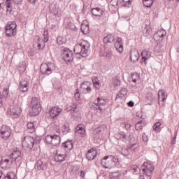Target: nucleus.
Masks as SVG:
<instances>
[{
  "label": "nucleus",
  "instance_id": "32",
  "mask_svg": "<svg viewBox=\"0 0 179 179\" xmlns=\"http://www.w3.org/2000/svg\"><path fill=\"white\" fill-rule=\"evenodd\" d=\"M6 34L8 37H13V36H16V29H6Z\"/></svg>",
  "mask_w": 179,
  "mask_h": 179
},
{
  "label": "nucleus",
  "instance_id": "58",
  "mask_svg": "<svg viewBox=\"0 0 179 179\" xmlns=\"http://www.w3.org/2000/svg\"><path fill=\"white\" fill-rule=\"evenodd\" d=\"M14 3H15V5H19V3H21L22 0H13Z\"/></svg>",
  "mask_w": 179,
  "mask_h": 179
},
{
  "label": "nucleus",
  "instance_id": "54",
  "mask_svg": "<svg viewBox=\"0 0 179 179\" xmlns=\"http://www.w3.org/2000/svg\"><path fill=\"white\" fill-rule=\"evenodd\" d=\"M143 142H148V141H149V138L145 133L143 134Z\"/></svg>",
  "mask_w": 179,
  "mask_h": 179
},
{
  "label": "nucleus",
  "instance_id": "4",
  "mask_svg": "<svg viewBox=\"0 0 179 179\" xmlns=\"http://www.w3.org/2000/svg\"><path fill=\"white\" fill-rule=\"evenodd\" d=\"M155 170V166L151 163L144 162L143 166H142V171L143 177H147L148 179L152 178V173Z\"/></svg>",
  "mask_w": 179,
  "mask_h": 179
},
{
  "label": "nucleus",
  "instance_id": "45",
  "mask_svg": "<svg viewBox=\"0 0 179 179\" xmlns=\"http://www.w3.org/2000/svg\"><path fill=\"white\" fill-rule=\"evenodd\" d=\"M62 131L64 134H68L69 132V125L68 124H64L62 128Z\"/></svg>",
  "mask_w": 179,
  "mask_h": 179
},
{
  "label": "nucleus",
  "instance_id": "20",
  "mask_svg": "<svg viewBox=\"0 0 179 179\" xmlns=\"http://www.w3.org/2000/svg\"><path fill=\"white\" fill-rule=\"evenodd\" d=\"M92 13L94 16L100 17L101 16H103V13H104V11H103V10L100 8H96L92 9Z\"/></svg>",
  "mask_w": 179,
  "mask_h": 179
},
{
  "label": "nucleus",
  "instance_id": "11",
  "mask_svg": "<svg viewBox=\"0 0 179 179\" xmlns=\"http://www.w3.org/2000/svg\"><path fill=\"white\" fill-rule=\"evenodd\" d=\"M37 170H47V159L45 158H42L36 162L35 165Z\"/></svg>",
  "mask_w": 179,
  "mask_h": 179
},
{
  "label": "nucleus",
  "instance_id": "53",
  "mask_svg": "<svg viewBox=\"0 0 179 179\" xmlns=\"http://www.w3.org/2000/svg\"><path fill=\"white\" fill-rule=\"evenodd\" d=\"M122 155H123V156H128L129 155V150L127 148L125 150L122 151Z\"/></svg>",
  "mask_w": 179,
  "mask_h": 179
},
{
  "label": "nucleus",
  "instance_id": "24",
  "mask_svg": "<svg viewBox=\"0 0 179 179\" xmlns=\"http://www.w3.org/2000/svg\"><path fill=\"white\" fill-rule=\"evenodd\" d=\"M141 118V120H139L135 126V128L136 131H139V129H143V125H145V119L142 117V115L140 117Z\"/></svg>",
  "mask_w": 179,
  "mask_h": 179
},
{
  "label": "nucleus",
  "instance_id": "56",
  "mask_svg": "<svg viewBox=\"0 0 179 179\" xmlns=\"http://www.w3.org/2000/svg\"><path fill=\"white\" fill-rule=\"evenodd\" d=\"M134 103L132 101H130L127 103V106H129V107H134Z\"/></svg>",
  "mask_w": 179,
  "mask_h": 179
},
{
  "label": "nucleus",
  "instance_id": "40",
  "mask_svg": "<svg viewBox=\"0 0 179 179\" xmlns=\"http://www.w3.org/2000/svg\"><path fill=\"white\" fill-rule=\"evenodd\" d=\"M66 29L69 30H76V26H75V24L70 22L67 23Z\"/></svg>",
  "mask_w": 179,
  "mask_h": 179
},
{
  "label": "nucleus",
  "instance_id": "42",
  "mask_svg": "<svg viewBox=\"0 0 179 179\" xmlns=\"http://www.w3.org/2000/svg\"><path fill=\"white\" fill-rule=\"evenodd\" d=\"M162 125L161 122H157L155 123L153 127H152V129L154 131H156L157 132H160V127Z\"/></svg>",
  "mask_w": 179,
  "mask_h": 179
},
{
  "label": "nucleus",
  "instance_id": "37",
  "mask_svg": "<svg viewBox=\"0 0 179 179\" xmlns=\"http://www.w3.org/2000/svg\"><path fill=\"white\" fill-rule=\"evenodd\" d=\"M57 43L59 45H62V44H65V43H66V39L62 36H58L57 38Z\"/></svg>",
  "mask_w": 179,
  "mask_h": 179
},
{
  "label": "nucleus",
  "instance_id": "21",
  "mask_svg": "<svg viewBox=\"0 0 179 179\" xmlns=\"http://www.w3.org/2000/svg\"><path fill=\"white\" fill-rule=\"evenodd\" d=\"M65 155L64 154H58V152L56 153V155L54 157L55 162H57V163H62L64 160H65Z\"/></svg>",
  "mask_w": 179,
  "mask_h": 179
},
{
  "label": "nucleus",
  "instance_id": "15",
  "mask_svg": "<svg viewBox=\"0 0 179 179\" xmlns=\"http://www.w3.org/2000/svg\"><path fill=\"white\" fill-rule=\"evenodd\" d=\"M29 82L26 80H22L20 82V90L22 93H26L29 90Z\"/></svg>",
  "mask_w": 179,
  "mask_h": 179
},
{
  "label": "nucleus",
  "instance_id": "39",
  "mask_svg": "<svg viewBox=\"0 0 179 179\" xmlns=\"http://www.w3.org/2000/svg\"><path fill=\"white\" fill-rule=\"evenodd\" d=\"M153 1L155 0H143V5L146 8H150L153 5Z\"/></svg>",
  "mask_w": 179,
  "mask_h": 179
},
{
  "label": "nucleus",
  "instance_id": "43",
  "mask_svg": "<svg viewBox=\"0 0 179 179\" xmlns=\"http://www.w3.org/2000/svg\"><path fill=\"white\" fill-rule=\"evenodd\" d=\"M92 82L94 83L95 89H97V90H99V89H100V83L99 82V78H96L94 80H92Z\"/></svg>",
  "mask_w": 179,
  "mask_h": 179
},
{
  "label": "nucleus",
  "instance_id": "5",
  "mask_svg": "<svg viewBox=\"0 0 179 179\" xmlns=\"http://www.w3.org/2000/svg\"><path fill=\"white\" fill-rule=\"evenodd\" d=\"M107 104V99H104L101 97H98L96 99V102L92 103L91 104V108L92 110H99V113L103 111V107Z\"/></svg>",
  "mask_w": 179,
  "mask_h": 179
},
{
  "label": "nucleus",
  "instance_id": "31",
  "mask_svg": "<svg viewBox=\"0 0 179 179\" xmlns=\"http://www.w3.org/2000/svg\"><path fill=\"white\" fill-rule=\"evenodd\" d=\"M141 55H142L143 59H144V62H145L146 61V59H148V58L150 57V52H148V50H144L142 51Z\"/></svg>",
  "mask_w": 179,
  "mask_h": 179
},
{
  "label": "nucleus",
  "instance_id": "19",
  "mask_svg": "<svg viewBox=\"0 0 179 179\" xmlns=\"http://www.w3.org/2000/svg\"><path fill=\"white\" fill-rule=\"evenodd\" d=\"M75 132H76V134H78L79 135H81L83 138H85L86 136V130H85V129L80 124H79L76 128Z\"/></svg>",
  "mask_w": 179,
  "mask_h": 179
},
{
  "label": "nucleus",
  "instance_id": "18",
  "mask_svg": "<svg viewBox=\"0 0 179 179\" xmlns=\"http://www.w3.org/2000/svg\"><path fill=\"white\" fill-rule=\"evenodd\" d=\"M61 143V136L54 134L52 136V146H58Z\"/></svg>",
  "mask_w": 179,
  "mask_h": 179
},
{
  "label": "nucleus",
  "instance_id": "57",
  "mask_svg": "<svg viewBox=\"0 0 179 179\" xmlns=\"http://www.w3.org/2000/svg\"><path fill=\"white\" fill-rule=\"evenodd\" d=\"M5 173H3V171H0V179H3Z\"/></svg>",
  "mask_w": 179,
  "mask_h": 179
},
{
  "label": "nucleus",
  "instance_id": "62",
  "mask_svg": "<svg viewBox=\"0 0 179 179\" xmlns=\"http://www.w3.org/2000/svg\"><path fill=\"white\" fill-rule=\"evenodd\" d=\"M80 177H82L83 178L85 177V172H83V171H80Z\"/></svg>",
  "mask_w": 179,
  "mask_h": 179
},
{
  "label": "nucleus",
  "instance_id": "1",
  "mask_svg": "<svg viewBox=\"0 0 179 179\" xmlns=\"http://www.w3.org/2000/svg\"><path fill=\"white\" fill-rule=\"evenodd\" d=\"M101 164L105 169H114V167L120 169V167H121L120 165V161L118 160V157L113 155L105 156L101 160Z\"/></svg>",
  "mask_w": 179,
  "mask_h": 179
},
{
  "label": "nucleus",
  "instance_id": "51",
  "mask_svg": "<svg viewBox=\"0 0 179 179\" xmlns=\"http://www.w3.org/2000/svg\"><path fill=\"white\" fill-rule=\"evenodd\" d=\"M116 138L122 139V141H124L125 140V135L124 134H117V135H116Z\"/></svg>",
  "mask_w": 179,
  "mask_h": 179
},
{
  "label": "nucleus",
  "instance_id": "17",
  "mask_svg": "<svg viewBox=\"0 0 179 179\" xmlns=\"http://www.w3.org/2000/svg\"><path fill=\"white\" fill-rule=\"evenodd\" d=\"M62 148L66 152H71L73 149V143L72 141H66L62 143Z\"/></svg>",
  "mask_w": 179,
  "mask_h": 179
},
{
  "label": "nucleus",
  "instance_id": "59",
  "mask_svg": "<svg viewBox=\"0 0 179 179\" xmlns=\"http://www.w3.org/2000/svg\"><path fill=\"white\" fill-rule=\"evenodd\" d=\"M176 138H177V134H176L175 137H174L173 140L172 141V143L173 145H176Z\"/></svg>",
  "mask_w": 179,
  "mask_h": 179
},
{
  "label": "nucleus",
  "instance_id": "2",
  "mask_svg": "<svg viewBox=\"0 0 179 179\" xmlns=\"http://www.w3.org/2000/svg\"><path fill=\"white\" fill-rule=\"evenodd\" d=\"M90 48V44L86 41H83L81 43L76 44L74 46V52L75 54H78L84 58L87 57V52L89 48Z\"/></svg>",
  "mask_w": 179,
  "mask_h": 179
},
{
  "label": "nucleus",
  "instance_id": "28",
  "mask_svg": "<svg viewBox=\"0 0 179 179\" xmlns=\"http://www.w3.org/2000/svg\"><path fill=\"white\" fill-rule=\"evenodd\" d=\"M131 77L134 83H136V82H140L141 80V76L138 73H132Z\"/></svg>",
  "mask_w": 179,
  "mask_h": 179
},
{
  "label": "nucleus",
  "instance_id": "46",
  "mask_svg": "<svg viewBox=\"0 0 179 179\" xmlns=\"http://www.w3.org/2000/svg\"><path fill=\"white\" fill-rule=\"evenodd\" d=\"M45 141L50 145L52 143V135H48L45 138Z\"/></svg>",
  "mask_w": 179,
  "mask_h": 179
},
{
  "label": "nucleus",
  "instance_id": "33",
  "mask_svg": "<svg viewBox=\"0 0 179 179\" xmlns=\"http://www.w3.org/2000/svg\"><path fill=\"white\" fill-rule=\"evenodd\" d=\"M43 36V44H44V43H48V41L50 38V36H48V29H44Z\"/></svg>",
  "mask_w": 179,
  "mask_h": 179
},
{
  "label": "nucleus",
  "instance_id": "13",
  "mask_svg": "<svg viewBox=\"0 0 179 179\" xmlns=\"http://www.w3.org/2000/svg\"><path fill=\"white\" fill-rule=\"evenodd\" d=\"M115 47L117 51H118V52H120V54H122V52L124 51V46L122 45V38L120 37L117 38V41L115 43Z\"/></svg>",
  "mask_w": 179,
  "mask_h": 179
},
{
  "label": "nucleus",
  "instance_id": "8",
  "mask_svg": "<svg viewBox=\"0 0 179 179\" xmlns=\"http://www.w3.org/2000/svg\"><path fill=\"white\" fill-rule=\"evenodd\" d=\"M0 134L2 139H3L4 141H8L10 138L12 130L10 129V127H9V126L3 125L1 127Z\"/></svg>",
  "mask_w": 179,
  "mask_h": 179
},
{
  "label": "nucleus",
  "instance_id": "44",
  "mask_svg": "<svg viewBox=\"0 0 179 179\" xmlns=\"http://www.w3.org/2000/svg\"><path fill=\"white\" fill-rule=\"evenodd\" d=\"M103 57H106V58H108V59H111V58L113 57V52L111 50L106 51L103 54Z\"/></svg>",
  "mask_w": 179,
  "mask_h": 179
},
{
  "label": "nucleus",
  "instance_id": "47",
  "mask_svg": "<svg viewBox=\"0 0 179 179\" xmlns=\"http://www.w3.org/2000/svg\"><path fill=\"white\" fill-rule=\"evenodd\" d=\"M40 142H41V138L40 136L34 137V145H39Z\"/></svg>",
  "mask_w": 179,
  "mask_h": 179
},
{
  "label": "nucleus",
  "instance_id": "3",
  "mask_svg": "<svg viewBox=\"0 0 179 179\" xmlns=\"http://www.w3.org/2000/svg\"><path fill=\"white\" fill-rule=\"evenodd\" d=\"M30 114L31 117H36V115H38L41 112V104L38 102V98L32 97L30 103Z\"/></svg>",
  "mask_w": 179,
  "mask_h": 179
},
{
  "label": "nucleus",
  "instance_id": "55",
  "mask_svg": "<svg viewBox=\"0 0 179 179\" xmlns=\"http://www.w3.org/2000/svg\"><path fill=\"white\" fill-rule=\"evenodd\" d=\"M6 5L8 9H10V5H11L10 0H6Z\"/></svg>",
  "mask_w": 179,
  "mask_h": 179
},
{
  "label": "nucleus",
  "instance_id": "25",
  "mask_svg": "<svg viewBox=\"0 0 179 179\" xmlns=\"http://www.w3.org/2000/svg\"><path fill=\"white\" fill-rule=\"evenodd\" d=\"M36 44L38 50H44V48L45 47V43H44V41H41L40 36L38 37Z\"/></svg>",
  "mask_w": 179,
  "mask_h": 179
},
{
  "label": "nucleus",
  "instance_id": "50",
  "mask_svg": "<svg viewBox=\"0 0 179 179\" xmlns=\"http://www.w3.org/2000/svg\"><path fill=\"white\" fill-rule=\"evenodd\" d=\"M19 71L20 72H24V71H26V66H24V63H22V65H19Z\"/></svg>",
  "mask_w": 179,
  "mask_h": 179
},
{
  "label": "nucleus",
  "instance_id": "41",
  "mask_svg": "<svg viewBox=\"0 0 179 179\" xmlns=\"http://www.w3.org/2000/svg\"><path fill=\"white\" fill-rule=\"evenodd\" d=\"M138 148H139V144L134 143L131 145L129 146L127 148L129 150H131V152H135V150H136Z\"/></svg>",
  "mask_w": 179,
  "mask_h": 179
},
{
  "label": "nucleus",
  "instance_id": "12",
  "mask_svg": "<svg viewBox=\"0 0 179 179\" xmlns=\"http://www.w3.org/2000/svg\"><path fill=\"white\" fill-rule=\"evenodd\" d=\"M61 111H62V108H61L57 106L52 108L50 111V115L51 118H52L53 120H57V117L59 115Z\"/></svg>",
  "mask_w": 179,
  "mask_h": 179
},
{
  "label": "nucleus",
  "instance_id": "52",
  "mask_svg": "<svg viewBox=\"0 0 179 179\" xmlns=\"http://www.w3.org/2000/svg\"><path fill=\"white\" fill-rule=\"evenodd\" d=\"M8 94H9V89L4 88L3 91V95L4 96V97H6Z\"/></svg>",
  "mask_w": 179,
  "mask_h": 179
},
{
  "label": "nucleus",
  "instance_id": "23",
  "mask_svg": "<svg viewBox=\"0 0 179 179\" xmlns=\"http://www.w3.org/2000/svg\"><path fill=\"white\" fill-rule=\"evenodd\" d=\"M81 89L87 91V93H90L92 92V87H90V83L84 82L81 84Z\"/></svg>",
  "mask_w": 179,
  "mask_h": 179
},
{
  "label": "nucleus",
  "instance_id": "22",
  "mask_svg": "<svg viewBox=\"0 0 179 179\" xmlns=\"http://www.w3.org/2000/svg\"><path fill=\"white\" fill-rule=\"evenodd\" d=\"M130 59L133 62H136L139 59V52L138 51H133L130 53Z\"/></svg>",
  "mask_w": 179,
  "mask_h": 179
},
{
  "label": "nucleus",
  "instance_id": "27",
  "mask_svg": "<svg viewBox=\"0 0 179 179\" xmlns=\"http://www.w3.org/2000/svg\"><path fill=\"white\" fill-rule=\"evenodd\" d=\"M80 29L83 34H89V32L90 31L89 24H82Z\"/></svg>",
  "mask_w": 179,
  "mask_h": 179
},
{
  "label": "nucleus",
  "instance_id": "60",
  "mask_svg": "<svg viewBox=\"0 0 179 179\" xmlns=\"http://www.w3.org/2000/svg\"><path fill=\"white\" fill-rule=\"evenodd\" d=\"M176 45H177V50H178V52H179V38L176 41Z\"/></svg>",
  "mask_w": 179,
  "mask_h": 179
},
{
  "label": "nucleus",
  "instance_id": "64",
  "mask_svg": "<svg viewBox=\"0 0 179 179\" xmlns=\"http://www.w3.org/2000/svg\"><path fill=\"white\" fill-rule=\"evenodd\" d=\"M3 179H9L6 174L4 173V176H3Z\"/></svg>",
  "mask_w": 179,
  "mask_h": 179
},
{
  "label": "nucleus",
  "instance_id": "63",
  "mask_svg": "<svg viewBox=\"0 0 179 179\" xmlns=\"http://www.w3.org/2000/svg\"><path fill=\"white\" fill-rule=\"evenodd\" d=\"M163 31H160L159 33V36H160V37H164V34H161L162 32Z\"/></svg>",
  "mask_w": 179,
  "mask_h": 179
},
{
  "label": "nucleus",
  "instance_id": "48",
  "mask_svg": "<svg viewBox=\"0 0 179 179\" xmlns=\"http://www.w3.org/2000/svg\"><path fill=\"white\" fill-rule=\"evenodd\" d=\"M146 99L148 101H153V99H155V97L152 93H148L146 96Z\"/></svg>",
  "mask_w": 179,
  "mask_h": 179
},
{
  "label": "nucleus",
  "instance_id": "6",
  "mask_svg": "<svg viewBox=\"0 0 179 179\" xmlns=\"http://www.w3.org/2000/svg\"><path fill=\"white\" fill-rule=\"evenodd\" d=\"M10 163L15 162L17 166H20L22 160V152L20 150H14L13 153L10 155Z\"/></svg>",
  "mask_w": 179,
  "mask_h": 179
},
{
  "label": "nucleus",
  "instance_id": "10",
  "mask_svg": "<svg viewBox=\"0 0 179 179\" xmlns=\"http://www.w3.org/2000/svg\"><path fill=\"white\" fill-rule=\"evenodd\" d=\"M62 57L66 64H69V62L73 61V52L69 48H64L63 50Z\"/></svg>",
  "mask_w": 179,
  "mask_h": 179
},
{
  "label": "nucleus",
  "instance_id": "61",
  "mask_svg": "<svg viewBox=\"0 0 179 179\" xmlns=\"http://www.w3.org/2000/svg\"><path fill=\"white\" fill-rule=\"evenodd\" d=\"M12 174H13V173H8L6 176H7V178H8V179H12V177H11Z\"/></svg>",
  "mask_w": 179,
  "mask_h": 179
},
{
  "label": "nucleus",
  "instance_id": "35",
  "mask_svg": "<svg viewBox=\"0 0 179 179\" xmlns=\"http://www.w3.org/2000/svg\"><path fill=\"white\" fill-rule=\"evenodd\" d=\"M151 31H152V29L149 28V25H145L143 31V33L145 36V37H148L150 34Z\"/></svg>",
  "mask_w": 179,
  "mask_h": 179
},
{
  "label": "nucleus",
  "instance_id": "36",
  "mask_svg": "<svg viewBox=\"0 0 179 179\" xmlns=\"http://www.w3.org/2000/svg\"><path fill=\"white\" fill-rule=\"evenodd\" d=\"M161 96H162V98H161L162 101H164V100H166V93L164 92V90H160L158 92V100H160Z\"/></svg>",
  "mask_w": 179,
  "mask_h": 179
},
{
  "label": "nucleus",
  "instance_id": "49",
  "mask_svg": "<svg viewBox=\"0 0 179 179\" xmlns=\"http://www.w3.org/2000/svg\"><path fill=\"white\" fill-rule=\"evenodd\" d=\"M74 97L77 101L80 99V94L79 93V89L76 90V92L74 94Z\"/></svg>",
  "mask_w": 179,
  "mask_h": 179
},
{
  "label": "nucleus",
  "instance_id": "26",
  "mask_svg": "<svg viewBox=\"0 0 179 179\" xmlns=\"http://www.w3.org/2000/svg\"><path fill=\"white\" fill-rule=\"evenodd\" d=\"M114 40V36L111 34H108L103 38V43H105V44H107L108 43H113Z\"/></svg>",
  "mask_w": 179,
  "mask_h": 179
},
{
  "label": "nucleus",
  "instance_id": "7",
  "mask_svg": "<svg viewBox=\"0 0 179 179\" xmlns=\"http://www.w3.org/2000/svg\"><path fill=\"white\" fill-rule=\"evenodd\" d=\"M34 146V137L27 136L24 137L22 141V147L26 150H31Z\"/></svg>",
  "mask_w": 179,
  "mask_h": 179
},
{
  "label": "nucleus",
  "instance_id": "14",
  "mask_svg": "<svg viewBox=\"0 0 179 179\" xmlns=\"http://www.w3.org/2000/svg\"><path fill=\"white\" fill-rule=\"evenodd\" d=\"M13 162H10V159L8 158H2L0 161V166L1 169H9L10 167V164Z\"/></svg>",
  "mask_w": 179,
  "mask_h": 179
},
{
  "label": "nucleus",
  "instance_id": "34",
  "mask_svg": "<svg viewBox=\"0 0 179 179\" xmlns=\"http://www.w3.org/2000/svg\"><path fill=\"white\" fill-rule=\"evenodd\" d=\"M76 108H77V106L75 103H70L66 106V111H75Z\"/></svg>",
  "mask_w": 179,
  "mask_h": 179
},
{
  "label": "nucleus",
  "instance_id": "29",
  "mask_svg": "<svg viewBox=\"0 0 179 179\" xmlns=\"http://www.w3.org/2000/svg\"><path fill=\"white\" fill-rule=\"evenodd\" d=\"M27 129L29 134H33V132L36 131V128L34 127V122H29L27 123Z\"/></svg>",
  "mask_w": 179,
  "mask_h": 179
},
{
  "label": "nucleus",
  "instance_id": "16",
  "mask_svg": "<svg viewBox=\"0 0 179 179\" xmlns=\"http://www.w3.org/2000/svg\"><path fill=\"white\" fill-rule=\"evenodd\" d=\"M96 156H97V150L91 148L86 154V159L87 160H93Z\"/></svg>",
  "mask_w": 179,
  "mask_h": 179
},
{
  "label": "nucleus",
  "instance_id": "9",
  "mask_svg": "<svg viewBox=\"0 0 179 179\" xmlns=\"http://www.w3.org/2000/svg\"><path fill=\"white\" fill-rule=\"evenodd\" d=\"M53 69L54 64L43 63L40 67V71L42 75H51Z\"/></svg>",
  "mask_w": 179,
  "mask_h": 179
},
{
  "label": "nucleus",
  "instance_id": "30",
  "mask_svg": "<svg viewBox=\"0 0 179 179\" xmlns=\"http://www.w3.org/2000/svg\"><path fill=\"white\" fill-rule=\"evenodd\" d=\"M16 27H17V25L15 22H10L6 26V29H10V30H16Z\"/></svg>",
  "mask_w": 179,
  "mask_h": 179
},
{
  "label": "nucleus",
  "instance_id": "38",
  "mask_svg": "<svg viewBox=\"0 0 179 179\" xmlns=\"http://www.w3.org/2000/svg\"><path fill=\"white\" fill-rule=\"evenodd\" d=\"M11 115L13 118H19L20 117V108H18V110H11Z\"/></svg>",
  "mask_w": 179,
  "mask_h": 179
}]
</instances>
